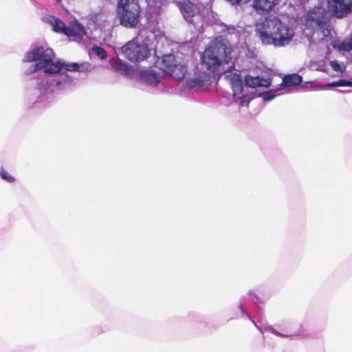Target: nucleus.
Segmentation results:
<instances>
[{
	"label": "nucleus",
	"instance_id": "1",
	"mask_svg": "<svg viewBox=\"0 0 352 352\" xmlns=\"http://www.w3.org/2000/svg\"><path fill=\"white\" fill-rule=\"evenodd\" d=\"M232 47L222 37L212 40L201 56V66L204 72L186 80L188 89L204 87L210 82V76L220 72L223 65L228 64L232 57Z\"/></svg>",
	"mask_w": 352,
	"mask_h": 352
},
{
	"label": "nucleus",
	"instance_id": "2",
	"mask_svg": "<svg viewBox=\"0 0 352 352\" xmlns=\"http://www.w3.org/2000/svg\"><path fill=\"white\" fill-rule=\"evenodd\" d=\"M327 8L322 3L311 8L305 14L304 25L307 30L315 32L329 25L331 15L337 19L346 17L352 13V0H327Z\"/></svg>",
	"mask_w": 352,
	"mask_h": 352
},
{
	"label": "nucleus",
	"instance_id": "3",
	"mask_svg": "<svg viewBox=\"0 0 352 352\" xmlns=\"http://www.w3.org/2000/svg\"><path fill=\"white\" fill-rule=\"evenodd\" d=\"M256 34L264 45L282 47L288 44L294 36V31L278 18H265L256 25Z\"/></svg>",
	"mask_w": 352,
	"mask_h": 352
},
{
	"label": "nucleus",
	"instance_id": "4",
	"mask_svg": "<svg viewBox=\"0 0 352 352\" xmlns=\"http://www.w3.org/2000/svg\"><path fill=\"white\" fill-rule=\"evenodd\" d=\"M54 58V53L52 48L41 46L27 52L25 56V60L27 62L38 60L34 65L32 72L43 69L45 73L57 74L61 70V62H53Z\"/></svg>",
	"mask_w": 352,
	"mask_h": 352
},
{
	"label": "nucleus",
	"instance_id": "5",
	"mask_svg": "<svg viewBox=\"0 0 352 352\" xmlns=\"http://www.w3.org/2000/svg\"><path fill=\"white\" fill-rule=\"evenodd\" d=\"M141 38L142 36L140 32L121 48L124 56L132 62L144 60L150 56V50L148 45L144 43Z\"/></svg>",
	"mask_w": 352,
	"mask_h": 352
},
{
	"label": "nucleus",
	"instance_id": "6",
	"mask_svg": "<svg viewBox=\"0 0 352 352\" xmlns=\"http://www.w3.org/2000/svg\"><path fill=\"white\" fill-rule=\"evenodd\" d=\"M155 67L162 71L164 75L168 74L179 80L184 79L187 72L186 66L177 60L173 54H166L161 59H157Z\"/></svg>",
	"mask_w": 352,
	"mask_h": 352
},
{
	"label": "nucleus",
	"instance_id": "7",
	"mask_svg": "<svg viewBox=\"0 0 352 352\" xmlns=\"http://www.w3.org/2000/svg\"><path fill=\"white\" fill-rule=\"evenodd\" d=\"M141 10H117V14L122 25L135 28L140 21Z\"/></svg>",
	"mask_w": 352,
	"mask_h": 352
},
{
	"label": "nucleus",
	"instance_id": "8",
	"mask_svg": "<svg viewBox=\"0 0 352 352\" xmlns=\"http://www.w3.org/2000/svg\"><path fill=\"white\" fill-rule=\"evenodd\" d=\"M226 78L232 85L234 97L240 99L241 105L248 104L249 100L246 101L245 96L243 94V82L241 76L236 73H232L227 75Z\"/></svg>",
	"mask_w": 352,
	"mask_h": 352
},
{
	"label": "nucleus",
	"instance_id": "9",
	"mask_svg": "<svg viewBox=\"0 0 352 352\" xmlns=\"http://www.w3.org/2000/svg\"><path fill=\"white\" fill-rule=\"evenodd\" d=\"M279 0H253L252 8L258 14H265L270 12Z\"/></svg>",
	"mask_w": 352,
	"mask_h": 352
},
{
	"label": "nucleus",
	"instance_id": "10",
	"mask_svg": "<svg viewBox=\"0 0 352 352\" xmlns=\"http://www.w3.org/2000/svg\"><path fill=\"white\" fill-rule=\"evenodd\" d=\"M179 9L187 21H191L197 12L196 4L189 0H182L178 4Z\"/></svg>",
	"mask_w": 352,
	"mask_h": 352
},
{
	"label": "nucleus",
	"instance_id": "11",
	"mask_svg": "<svg viewBox=\"0 0 352 352\" xmlns=\"http://www.w3.org/2000/svg\"><path fill=\"white\" fill-rule=\"evenodd\" d=\"M245 85L251 88H267L271 84V80L268 78H264L261 76H252L248 75L245 77Z\"/></svg>",
	"mask_w": 352,
	"mask_h": 352
},
{
	"label": "nucleus",
	"instance_id": "12",
	"mask_svg": "<svg viewBox=\"0 0 352 352\" xmlns=\"http://www.w3.org/2000/svg\"><path fill=\"white\" fill-rule=\"evenodd\" d=\"M164 74L161 71L157 73L153 70H143L140 73L141 78L150 85H157L162 80Z\"/></svg>",
	"mask_w": 352,
	"mask_h": 352
},
{
	"label": "nucleus",
	"instance_id": "13",
	"mask_svg": "<svg viewBox=\"0 0 352 352\" xmlns=\"http://www.w3.org/2000/svg\"><path fill=\"white\" fill-rule=\"evenodd\" d=\"M66 36H78L82 38L86 34V30L84 26L77 21H73L70 27L67 28Z\"/></svg>",
	"mask_w": 352,
	"mask_h": 352
},
{
	"label": "nucleus",
	"instance_id": "14",
	"mask_svg": "<svg viewBox=\"0 0 352 352\" xmlns=\"http://www.w3.org/2000/svg\"><path fill=\"white\" fill-rule=\"evenodd\" d=\"M302 81V78L298 74L294 73L288 75H285L282 80L280 84L283 87H294L300 85Z\"/></svg>",
	"mask_w": 352,
	"mask_h": 352
},
{
	"label": "nucleus",
	"instance_id": "15",
	"mask_svg": "<svg viewBox=\"0 0 352 352\" xmlns=\"http://www.w3.org/2000/svg\"><path fill=\"white\" fill-rule=\"evenodd\" d=\"M49 24L52 27V30L56 33H62L66 35L67 27L63 21L58 17L50 16L48 19Z\"/></svg>",
	"mask_w": 352,
	"mask_h": 352
},
{
	"label": "nucleus",
	"instance_id": "16",
	"mask_svg": "<svg viewBox=\"0 0 352 352\" xmlns=\"http://www.w3.org/2000/svg\"><path fill=\"white\" fill-rule=\"evenodd\" d=\"M140 10L138 0H118L117 10Z\"/></svg>",
	"mask_w": 352,
	"mask_h": 352
},
{
	"label": "nucleus",
	"instance_id": "17",
	"mask_svg": "<svg viewBox=\"0 0 352 352\" xmlns=\"http://www.w3.org/2000/svg\"><path fill=\"white\" fill-rule=\"evenodd\" d=\"M89 65L85 63H62L61 69L64 68L65 70L69 72H86L89 70Z\"/></svg>",
	"mask_w": 352,
	"mask_h": 352
},
{
	"label": "nucleus",
	"instance_id": "18",
	"mask_svg": "<svg viewBox=\"0 0 352 352\" xmlns=\"http://www.w3.org/2000/svg\"><path fill=\"white\" fill-rule=\"evenodd\" d=\"M93 51L101 59H105L107 57V52L101 47L95 46L93 47Z\"/></svg>",
	"mask_w": 352,
	"mask_h": 352
},
{
	"label": "nucleus",
	"instance_id": "19",
	"mask_svg": "<svg viewBox=\"0 0 352 352\" xmlns=\"http://www.w3.org/2000/svg\"><path fill=\"white\" fill-rule=\"evenodd\" d=\"M0 176L3 179L10 183L14 182L15 181L14 177L10 175L5 169L2 168L0 169Z\"/></svg>",
	"mask_w": 352,
	"mask_h": 352
},
{
	"label": "nucleus",
	"instance_id": "20",
	"mask_svg": "<svg viewBox=\"0 0 352 352\" xmlns=\"http://www.w3.org/2000/svg\"><path fill=\"white\" fill-rule=\"evenodd\" d=\"M339 49L344 51H351L352 50V41H344L339 44Z\"/></svg>",
	"mask_w": 352,
	"mask_h": 352
},
{
	"label": "nucleus",
	"instance_id": "21",
	"mask_svg": "<svg viewBox=\"0 0 352 352\" xmlns=\"http://www.w3.org/2000/svg\"><path fill=\"white\" fill-rule=\"evenodd\" d=\"M331 67L336 72H342V66L337 60L331 61Z\"/></svg>",
	"mask_w": 352,
	"mask_h": 352
},
{
	"label": "nucleus",
	"instance_id": "22",
	"mask_svg": "<svg viewBox=\"0 0 352 352\" xmlns=\"http://www.w3.org/2000/svg\"><path fill=\"white\" fill-rule=\"evenodd\" d=\"M226 1H228L232 6L239 5L241 3H246L250 1V0H226Z\"/></svg>",
	"mask_w": 352,
	"mask_h": 352
},
{
	"label": "nucleus",
	"instance_id": "23",
	"mask_svg": "<svg viewBox=\"0 0 352 352\" xmlns=\"http://www.w3.org/2000/svg\"><path fill=\"white\" fill-rule=\"evenodd\" d=\"M347 85L346 81L344 80H340L333 84L334 86H346Z\"/></svg>",
	"mask_w": 352,
	"mask_h": 352
},
{
	"label": "nucleus",
	"instance_id": "24",
	"mask_svg": "<svg viewBox=\"0 0 352 352\" xmlns=\"http://www.w3.org/2000/svg\"><path fill=\"white\" fill-rule=\"evenodd\" d=\"M274 97V96H270L268 94H267L265 96L264 98L265 100H270L273 99Z\"/></svg>",
	"mask_w": 352,
	"mask_h": 352
}]
</instances>
